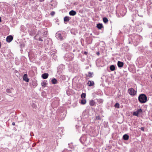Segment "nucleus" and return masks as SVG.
<instances>
[{
	"label": "nucleus",
	"mask_w": 152,
	"mask_h": 152,
	"mask_svg": "<svg viewBox=\"0 0 152 152\" xmlns=\"http://www.w3.org/2000/svg\"><path fill=\"white\" fill-rule=\"evenodd\" d=\"M142 37L140 35L134 34L129 35L128 38L129 43L133 44L136 46L142 40Z\"/></svg>",
	"instance_id": "f257e3e1"
},
{
	"label": "nucleus",
	"mask_w": 152,
	"mask_h": 152,
	"mask_svg": "<svg viewBox=\"0 0 152 152\" xmlns=\"http://www.w3.org/2000/svg\"><path fill=\"white\" fill-rule=\"evenodd\" d=\"M66 36V34L64 31H59L56 34V37L59 40H62L65 39Z\"/></svg>",
	"instance_id": "f03ea898"
},
{
	"label": "nucleus",
	"mask_w": 152,
	"mask_h": 152,
	"mask_svg": "<svg viewBox=\"0 0 152 152\" xmlns=\"http://www.w3.org/2000/svg\"><path fill=\"white\" fill-rule=\"evenodd\" d=\"M138 100L140 103H144L147 101V97L144 94H141L138 96Z\"/></svg>",
	"instance_id": "7ed1b4c3"
},
{
	"label": "nucleus",
	"mask_w": 152,
	"mask_h": 152,
	"mask_svg": "<svg viewBox=\"0 0 152 152\" xmlns=\"http://www.w3.org/2000/svg\"><path fill=\"white\" fill-rule=\"evenodd\" d=\"M27 25H29V28H28V29L29 34L31 36H34L36 33V31L34 29L32 28V26L29 25L28 24H27Z\"/></svg>",
	"instance_id": "20e7f679"
},
{
	"label": "nucleus",
	"mask_w": 152,
	"mask_h": 152,
	"mask_svg": "<svg viewBox=\"0 0 152 152\" xmlns=\"http://www.w3.org/2000/svg\"><path fill=\"white\" fill-rule=\"evenodd\" d=\"M128 91L129 94L132 96H134L137 94V91H136L133 88H130L128 89Z\"/></svg>",
	"instance_id": "39448f33"
},
{
	"label": "nucleus",
	"mask_w": 152,
	"mask_h": 152,
	"mask_svg": "<svg viewBox=\"0 0 152 152\" xmlns=\"http://www.w3.org/2000/svg\"><path fill=\"white\" fill-rule=\"evenodd\" d=\"M43 37L42 33V31L41 30L38 31L37 32L36 35L34 37V38L36 40L38 39V37Z\"/></svg>",
	"instance_id": "423d86ee"
},
{
	"label": "nucleus",
	"mask_w": 152,
	"mask_h": 152,
	"mask_svg": "<svg viewBox=\"0 0 152 152\" xmlns=\"http://www.w3.org/2000/svg\"><path fill=\"white\" fill-rule=\"evenodd\" d=\"M64 69V66L63 64H61L58 67V72L59 73L62 72Z\"/></svg>",
	"instance_id": "0eeeda50"
},
{
	"label": "nucleus",
	"mask_w": 152,
	"mask_h": 152,
	"mask_svg": "<svg viewBox=\"0 0 152 152\" xmlns=\"http://www.w3.org/2000/svg\"><path fill=\"white\" fill-rule=\"evenodd\" d=\"M13 39V37L12 35H9L6 38V40L8 42H10Z\"/></svg>",
	"instance_id": "6e6552de"
},
{
	"label": "nucleus",
	"mask_w": 152,
	"mask_h": 152,
	"mask_svg": "<svg viewBox=\"0 0 152 152\" xmlns=\"http://www.w3.org/2000/svg\"><path fill=\"white\" fill-rule=\"evenodd\" d=\"M59 100L58 99L56 100L53 101L52 103L53 105L55 107L58 106L59 105Z\"/></svg>",
	"instance_id": "1a4fd4ad"
},
{
	"label": "nucleus",
	"mask_w": 152,
	"mask_h": 152,
	"mask_svg": "<svg viewBox=\"0 0 152 152\" xmlns=\"http://www.w3.org/2000/svg\"><path fill=\"white\" fill-rule=\"evenodd\" d=\"M41 30L42 31L43 37H45L47 35L48 33L47 28L42 29H41Z\"/></svg>",
	"instance_id": "9d476101"
},
{
	"label": "nucleus",
	"mask_w": 152,
	"mask_h": 152,
	"mask_svg": "<svg viewBox=\"0 0 152 152\" xmlns=\"http://www.w3.org/2000/svg\"><path fill=\"white\" fill-rule=\"evenodd\" d=\"M71 19V17L68 16H66L64 18V22L65 23V22H68Z\"/></svg>",
	"instance_id": "9b49d317"
},
{
	"label": "nucleus",
	"mask_w": 152,
	"mask_h": 152,
	"mask_svg": "<svg viewBox=\"0 0 152 152\" xmlns=\"http://www.w3.org/2000/svg\"><path fill=\"white\" fill-rule=\"evenodd\" d=\"M23 80L27 82H29V79L27 75L25 74L23 76Z\"/></svg>",
	"instance_id": "f8f14e48"
},
{
	"label": "nucleus",
	"mask_w": 152,
	"mask_h": 152,
	"mask_svg": "<svg viewBox=\"0 0 152 152\" xmlns=\"http://www.w3.org/2000/svg\"><path fill=\"white\" fill-rule=\"evenodd\" d=\"M89 104L91 106H94L96 105V102L93 99L89 101Z\"/></svg>",
	"instance_id": "ddd939ff"
},
{
	"label": "nucleus",
	"mask_w": 152,
	"mask_h": 152,
	"mask_svg": "<svg viewBox=\"0 0 152 152\" xmlns=\"http://www.w3.org/2000/svg\"><path fill=\"white\" fill-rule=\"evenodd\" d=\"M124 63L120 61H118L117 63V65L118 67L121 68L123 67Z\"/></svg>",
	"instance_id": "4468645a"
},
{
	"label": "nucleus",
	"mask_w": 152,
	"mask_h": 152,
	"mask_svg": "<svg viewBox=\"0 0 152 152\" xmlns=\"http://www.w3.org/2000/svg\"><path fill=\"white\" fill-rule=\"evenodd\" d=\"M86 138L84 137H82L80 139V140L82 144H84L86 141Z\"/></svg>",
	"instance_id": "2eb2a0df"
},
{
	"label": "nucleus",
	"mask_w": 152,
	"mask_h": 152,
	"mask_svg": "<svg viewBox=\"0 0 152 152\" xmlns=\"http://www.w3.org/2000/svg\"><path fill=\"white\" fill-rule=\"evenodd\" d=\"M87 84L88 86H93L94 84V83L93 81L89 80Z\"/></svg>",
	"instance_id": "dca6fc26"
},
{
	"label": "nucleus",
	"mask_w": 152,
	"mask_h": 152,
	"mask_svg": "<svg viewBox=\"0 0 152 152\" xmlns=\"http://www.w3.org/2000/svg\"><path fill=\"white\" fill-rule=\"evenodd\" d=\"M69 14L70 15L74 16L76 15V12L74 10H72L69 12Z\"/></svg>",
	"instance_id": "f3484780"
},
{
	"label": "nucleus",
	"mask_w": 152,
	"mask_h": 152,
	"mask_svg": "<svg viewBox=\"0 0 152 152\" xmlns=\"http://www.w3.org/2000/svg\"><path fill=\"white\" fill-rule=\"evenodd\" d=\"M48 75H49L48 73H44L42 75V77L44 79H46L48 77Z\"/></svg>",
	"instance_id": "a211bd4d"
},
{
	"label": "nucleus",
	"mask_w": 152,
	"mask_h": 152,
	"mask_svg": "<svg viewBox=\"0 0 152 152\" xmlns=\"http://www.w3.org/2000/svg\"><path fill=\"white\" fill-rule=\"evenodd\" d=\"M129 136L127 134H125L123 137V139L125 140H128L129 139Z\"/></svg>",
	"instance_id": "6ab92c4d"
},
{
	"label": "nucleus",
	"mask_w": 152,
	"mask_h": 152,
	"mask_svg": "<svg viewBox=\"0 0 152 152\" xmlns=\"http://www.w3.org/2000/svg\"><path fill=\"white\" fill-rule=\"evenodd\" d=\"M96 27L99 29H101L103 27V25L102 23H99L97 24Z\"/></svg>",
	"instance_id": "aec40b11"
},
{
	"label": "nucleus",
	"mask_w": 152,
	"mask_h": 152,
	"mask_svg": "<svg viewBox=\"0 0 152 152\" xmlns=\"http://www.w3.org/2000/svg\"><path fill=\"white\" fill-rule=\"evenodd\" d=\"M51 83L53 84H55L57 83V81L55 78H53L51 80Z\"/></svg>",
	"instance_id": "412c9836"
},
{
	"label": "nucleus",
	"mask_w": 152,
	"mask_h": 152,
	"mask_svg": "<svg viewBox=\"0 0 152 152\" xmlns=\"http://www.w3.org/2000/svg\"><path fill=\"white\" fill-rule=\"evenodd\" d=\"M97 102L100 104H102L103 102V100L101 99H96Z\"/></svg>",
	"instance_id": "4be33fe9"
},
{
	"label": "nucleus",
	"mask_w": 152,
	"mask_h": 152,
	"mask_svg": "<svg viewBox=\"0 0 152 152\" xmlns=\"http://www.w3.org/2000/svg\"><path fill=\"white\" fill-rule=\"evenodd\" d=\"M110 68L111 71H113L115 69V67L114 65H112L110 66Z\"/></svg>",
	"instance_id": "5701e85b"
},
{
	"label": "nucleus",
	"mask_w": 152,
	"mask_h": 152,
	"mask_svg": "<svg viewBox=\"0 0 152 152\" xmlns=\"http://www.w3.org/2000/svg\"><path fill=\"white\" fill-rule=\"evenodd\" d=\"M93 74V72H88V75H86V76L87 77H93L92 75Z\"/></svg>",
	"instance_id": "b1692460"
},
{
	"label": "nucleus",
	"mask_w": 152,
	"mask_h": 152,
	"mask_svg": "<svg viewBox=\"0 0 152 152\" xmlns=\"http://www.w3.org/2000/svg\"><path fill=\"white\" fill-rule=\"evenodd\" d=\"M103 20L104 23H106L108 22V20L106 17H104L103 18Z\"/></svg>",
	"instance_id": "393cba45"
},
{
	"label": "nucleus",
	"mask_w": 152,
	"mask_h": 152,
	"mask_svg": "<svg viewBox=\"0 0 152 152\" xmlns=\"http://www.w3.org/2000/svg\"><path fill=\"white\" fill-rule=\"evenodd\" d=\"M67 48H66V51H70L72 49V47L70 45H67Z\"/></svg>",
	"instance_id": "a878e982"
},
{
	"label": "nucleus",
	"mask_w": 152,
	"mask_h": 152,
	"mask_svg": "<svg viewBox=\"0 0 152 152\" xmlns=\"http://www.w3.org/2000/svg\"><path fill=\"white\" fill-rule=\"evenodd\" d=\"M86 100L85 99H83L81 100V103L82 104H84L86 103Z\"/></svg>",
	"instance_id": "bb28decb"
},
{
	"label": "nucleus",
	"mask_w": 152,
	"mask_h": 152,
	"mask_svg": "<svg viewBox=\"0 0 152 152\" xmlns=\"http://www.w3.org/2000/svg\"><path fill=\"white\" fill-rule=\"evenodd\" d=\"M96 120H101V118L99 115H97L95 116Z\"/></svg>",
	"instance_id": "cd10ccee"
},
{
	"label": "nucleus",
	"mask_w": 152,
	"mask_h": 152,
	"mask_svg": "<svg viewBox=\"0 0 152 152\" xmlns=\"http://www.w3.org/2000/svg\"><path fill=\"white\" fill-rule=\"evenodd\" d=\"M81 96L82 98L84 99L86 98V94L85 93H83L81 95Z\"/></svg>",
	"instance_id": "c85d7f7f"
},
{
	"label": "nucleus",
	"mask_w": 152,
	"mask_h": 152,
	"mask_svg": "<svg viewBox=\"0 0 152 152\" xmlns=\"http://www.w3.org/2000/svg\"><path fill=\"white\" fill-rule=\"evenodd\" d=\"M119 105H120V104L119 103H116L114 105V107L115 108H118L120 107Z\"/></svg>",
	"instance_id": "c756f323"
},
{
	"label": "nucleus",
	"mask_w": 152,
	"mask_h": 152,
	"mask_svg": "<svg viewBox=\"0 0 152 152\" xmlns=\"http://www.w3.org/2000/svg\"><path fill=\"white\" fill-rule=\"evenodd\" d=\"M104 126V127L106 128L108 126V123L107 122H104L103 123Z\"/></svg>",
	"instance_id": "7c9ffc66"
},
{
	"label": "nucleus",
	"mask_w": 152,
	"mask_h": 152,
	"mask_svg": "<svg viewBox=\"0 0 152 152\" xmlns=\"http://www.w3.org/2000/svg\"><path fill=\"white\" fill-rule=\"evenodd\" d=\"M41 85L42 86L45 87L46 86L47 83L43 81Z\"/></svg>",
	"instance_id": "2f4dec72"
},
{
	"label": "nucleus",
	"mask_w": 152,
	"mask_h": 152,
	"mask_svg": "<svg viewBox=\"0 0 152 152\" xmlns=\"http://www.w3.org/2000/svg\"><path fill=\"white\" fill-rule=\"evenodd\" d=\"M62 152H72V150H68L67 149H65Z\"/></svg>",
	"instance_id": "473e14b6"
},
{
	"label": "nucleus",
	"mask_w": 152,
	"mask_h": 152,
	"mask_svg": "<svg viewBox=\"0 0 152 152\" xmlns=\"http://www.w3.org/2000/svg\"><path fill=\"white\" fill-rule=\"evenodd\" d=\"M139 113H138V112L136 111H134L133 113V115H135L137 116H138V115Z\"/></svg>",
	"instance_id": "72a5a7b5"
},
{
	"label": "nucleus",
	"mask_w": 152,
	"mask_h": 152,
	"mask_svg": "<svg viewBox=\"0 0 152 152\" xmlns=\"http://www.w3.org/2000/svg\"><path fill=\"white\" fill-rule=\"evenodd\" d=\"M43 37H38V39L37 40H39L40 41H43V40L42 39V38Z\"/></svg>",
	"instance_id": "f704fd0d"
},
{
	"label": "nucleus",
	"mask_w": 152,
	"mask_h": 152,
	"mask_svg": "<svg viewBox=\"0 0 152 152\" xmlns=\"http://www.w3.org/2000/svg\"><path fill=\"white\" fill-rule=\"evenodd\" d=\"M137 111L139 114V113H142V110L141 109H138L137 110Z\"/></svg>",
	"instance_id": "c9c22d12"
},
{
	"label": "nucleus",
	"mask_w": 152,
	"mask_h": 152,
	"mask_svg": "<svg viewBox=\"0 0 152 152\" xmlns=\"http://www.w3.org/2000/svg\"><path fill=\"white\" fill-rule=\"evenodd\" d=\"M31 107L33 108H35L36 107L37 105L33 103L32 104Z\"/></svg>",
	"instance_id": "e433bc0d"
},
{
	"label": "nucleus",
	"mask_w": 152,
	"mask_h": 152,
	"mask_svg": "<svg viewBox=\"0 0 152 152\" xmlns=\"http://www.w3.org/2000/svg\"><path fill=\"white\" fill-rule=\"evenodd\" d=\"M6 91L8 93H11V90L10 89H7Z\"/></svg>",
	"instance_id": "4c0bfd02"
},
{
	"label": "nucleus",
	"mask_w": 152,
	"mask_h": 152,
	"mask_svg": "<svg viewBox=\"0 0 152 152\" xmlns=\"http://www.w3.org/2000/svg\"><path fill=\"white\" fill-rule=\"evenodd\" d=\"M20 30H21V31L23 32H24L25 31V29L23 26H21Z\"/></svg>",
	"instance_id": "58836bf2"
},
{
	"label": "nucleus",
	"mask_w": 152,
	"mask_h": 152,
	"mask_svg": "<svg viewBox=\"0 0 152 152\" xmlns=\"http://www.w3.org/2000/svg\"><path fill=\"white\" fill-rule=\"evenodd\" d=\"M124 13H121V12H120V14L121 15H122L123 16H124V15H125L126 12L125 10H124Z\"/></svg>",
	"instance_id": "ea45409f"
},
{
	"label": "nucleus",
	"mask_w": 152,
	"mask_h": 152,
	"mask_svg": "<svg viewBox=\"0 0 152 152\" xmlns=\"http://www.w3.org/2000/svg\"><path fill=\"white\" fill-rule=\"evenodd\" d=\"M55 14V12L54 11H52L50 13V15L52 16H53Z\"/></svg>",
	"instance_id": "a19ab883"
},
{
	"label": "nucleus",
	"mask_w": 152,
	"mask_h": 152,
	"mask_svg": "<svg viewBox=\"0 0 152 152\" xmlns=\"http://www.w3.org/2000/svg\"><path fill=\"white\" fill-rule=\"evenodd\" d=\"M33 86H37V84L36 83H33Z\"/></svg>",
	"instance_id": "79ce46f5"
},
{
	"label": "nucleus",
	"mask_w": 152,
	"mask_h": 152,
	"mask_svg": "<svg viewBox=\"0 0 152 152\" xmlns=\"http://www.w3.org/2000/svg\"><path fill=\"white\" fill-rule=\"evenodd\" d=\"M140 129L141 130L144 131V127H142L140 128Z\"/></svg>",
	"instance_id": "37998d69"
},
{
	"label": "nucleus",
	"mask_w": 152,
	"mask_h": 152,
	"mask_svg": "<svg viewBox=\"0 0 152 152\" xmlns=\"http://www.w3.org/2000/svg\"><path fill=\"white\" fill-rule=\"evenodd\" d=\"M84 54L86 55L88 54V52L86 51H85L83 53Z\"/></svg>",
	"instance_id": "c03bdc74"
},
{
	"label": "nucleus",
	"mask_w": 152,
	"mask_h": 152,
	"mask_svg": "<svg viewBox=\"0 0 152 152\" xmlns=\"http://www.w3.org/2000/svg\"><path fill=\"white\" fill-rule=\"evenodd\" d=\"M71 56L72 58H73L74 57V54H72V53L71 54Z\"/></svg>",
	"instance_id": "a18cd8bd"
},
{
	"label": "nucleus",
	"mask_w": 152,
	"mask_h": 152,
	"mask_svg": "<svg viewBox=\"0 0 152 152\" xmlns=\"http://www.w3.org/2000/svg\"><path fill=\"white\" fill-rule=\"evenodd\" d=\"M96 54H97L98 56H99L100 54V53L99 52H97L96 53Z\"/></svg>",
	"instance_id": "49530a36"
},
{
	"label": "nucleus",
	"mask_w": 152,
	"mask_h": 152,
	"mask_svg": "<svg viewBox=\"0 0 152 152\" xmlns=\"http://www.w3.org/2000/svg\"><path fill=\"white\" fill-rule=\"evenodd\" d=\"M12 124L13 126H15V122H13L12 123Z\"/></svg>",
	"instance_id": "de8ad7c7"
},
{
	"label": "nucleus",
	"mask_w": 152,
	"mask_h": 152,
	"mask_svg": "<svg viewBox=\"0 0 152 152\" xmlns=\"http://www.w3.org/2000/svg\"><path fill=\"white\" fill-rule=\"evenodd\" d=\"M44 1V0H39L40 1L42 2Z\"/></svg>",
	"instance_id": "09e8293b"
},
{
	"label": "nucleus",
	"mask_w": 152,
	"mask_h": 152,
	"mask_svg": "<svg viewBox=\"0 0 152 152\" xmlns=\"http://www.w3.org/2000/svg\"><path fill=\"white\" fill-rule=\"evenodd\" d=\"M59 130H61V129H62V128H59Z\"/></svg>",
	"instance_id": "8fccbe9b"
},
{
	"label": "nucleus",
	"mask_w": 152,
	"mask_h": 152,
	"mask_svg": "<svg viewBox=\"0 0 152 152\" xmlns=\"http://www.w3.org/2000/svg\"><path fill=\"white\" fill-rule=\"evenodd\" d=\"M1 42H0V48H1Z\"/></svg>",
	"instance_id": "3c124183"
},
{
	"label": "nucleus",
	"mask_w": 152,
	"mask_h": 152,
	"mask_svg": "<svg viewBox=\"0 0 152 152\" xmlns=\"http://www.w3.org/2000/svg\"><path fill=\"white\" fill-rule=\"evenodd\" d=\"M1 22V17H0V22Z\"/></svg>",
	"instance_id": "603ef678"
},
{
	"label": "nucleus",
	"mask_w": 152,
	"mask_h": 152,
	"mask_svg": "<svg viewBox=\"0 0 152 152\" xmlns=\"http://www.w3.org/2000/svg\"><path fill=\"white\" fill-rule=\"evenodd\" d=\"M75 49H74V50H73V52H75Z\"/></svg>",
	"instance_id": "864d4df0"
},
{
	"label": "nucleus",
	"mask_w": 152,
	"mask_h": 152,
	"mask_svg": "<svg viewBox=\"0 0 152 152\" xmlns=\"http://www.w3.org/2000/svg\"><path fill=\"white\" fill-rule=\"evenodd\" d=\"M151 78L152 79V75H151Z\"/></svg>",
	"instance_id": "5fc2aeb1"
},
{
	"label": "nucleus",
	"mask_w": 152,
	"mask_h": 152,
	"mask_svg": "<svg viewBox=\"0 0 152 152\" xmlns=\"http://www.w3.org/2000/svg\"><path fill=\"white\" fill-rule=\"evenodd\" d=\"M151 68H152V64L151 65Z\"/></svg>",
	"instance_id": "6e6d98bb"
},
{
	"label": "nucleus",
	"mask_w": 152,
	"mask_h": 152,
	"mask_svg": "<svg viewBox=\"0 0 152 152\" xmlns=\"http://www.w3.org/2000/svg\"><path fill=\"white\" fill-rule=\"evenodd\" d=\"M152 42H150V44H152Z\"/></svg>",
	"instance_id": "4d7b16f0"
},
{
	"label": "nucleus",
	"mask_w": 152,
	"mask_h": 152,
	"mask_svg": "<svg viewBox=\"0 0 152 152\" xmlns=\"http://www.w3.org/2000/svg\"><path fill=\"white\" fill-rule=\"evenodd\" d=\"M129 27H130H130H132L130 26H129Z\"/></svg>",
	"instance_id": "13d9d810"
},
{
	"label": "nucleus",
	"mask_w": 152,
	"mask_h": 152,
	"mask_svg": "<svg viewBox=\"0 0 152 152\" xmlns=\"http://www.w3.org/2000/svg\"><path fill=\"white\" fill-rule=\"evenodd\" d=\"M92 35V34H91V35Z\"/></svg>",
	"instance_id": "bf43d9fd"
}]
</instances>
